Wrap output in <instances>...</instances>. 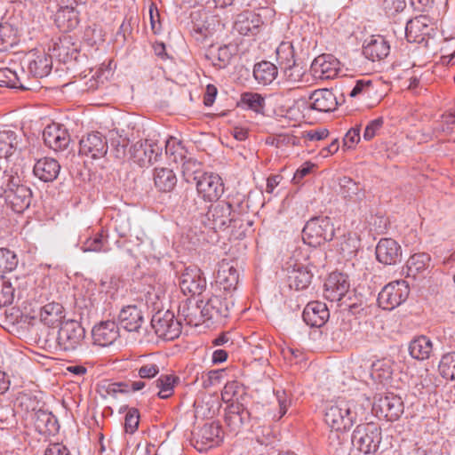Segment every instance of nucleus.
Segmentation results:
<instances>
[{"label": "nucleus", "mask_w": 455, "mask_h": 455, "mask_svg": "<svg viewBox=\"0 0 455 455\" xmlns=\"http://www.w3.org/2000/svg\"><path fill=\"white\" fill-rule=\"evenodd\" d=\"M357 413L353 400L338 397L326 403L323 419L336 432H347L356 422Z\"/></svg>", "instance_id": "nucleus-1"}, {"label": "nucleus", "mask_w": 455, "mask_h": 455, "mask_svg": "<svg viewBox=\"0 0 455 455\" xmlns=\"http://www.w3.org/2000/svg\"><path fill=\"white\" fill-rule=\"evenodd\" d=\"M0 195L5 196L12 210L17 213L23 212L31 204L30 188L22 184L20 176L13 172L5 179L3 187H0Z\"/></svg>", "instance_id": "nucleus-2"}, {"label": "nucleus", "mask_w": 455, "mask_h": 455, "mask_svg": "<svg viewBox=\"0 0 455 455\" xmlns=\"http://www.w3.org/2000/svg\"><path fill=\"white\" fill-rule=\"evenodd\" d=\"M381 439V428L378 424L369 422L355 427L351 442L355 449L363 454H370L378 451Z\"/></svg>", "instance_id": "nucleus-3"}, {"label": "nucleus", "mask_w": 455, "mask_h": 455, "mask_svg": "<svg viewBox=\"0 0 455 455\" xmlns=\"http://www.w3.org/2000/svg\"><path fill=\"white\" fill-rule=\"evenodd\" d=\"M334 234V225L331 218L316 217L306 223L302 230V239L309 246L317 247L332 240Z\"/></svg>", "instance_id": "nucleus-4"}, {"label": "nucleus", "mask_w": 455, "mask_h": 455, "mask_svg": "<svg viewBox=\"0 0 455 455\" xmlns=\"http://www.w3.org/2000/svg\"><path fill=\"white\" fill-rule=\"evenodd\" d=\"M237 214L231 203L220 201L209 207L202 220L203 224L211 229H225L231 224H235Z\"/></svg>", "instance_id": "nucleus-5"}, {"label": "nucleus", "mask_w": 455, "mask_h": 455, "mask_svg": "<svg viewBox=\"0 0 455 455\" xmlns=\"http://www.w3.org/2000/svg\"><path fill=\"white\" fill-rule=\"evenodd\" d=\"M200 305L203 322L211 320L215 323H221L229 316L234 301L232 295L222 298L221 295L214 294L205 301L200 300Z\"/></svg>", "instance_id": "nucleus-6"}, {"label": "nucleus", "mask_w": 455, "mask_h": 455, "mask_svg": "<svg viewBox=\"0 0 455 455\" xmlns=\"http://www.w3.org/2000/svg\"><path fill=\"white\" fill-rule=\"evenodd\" d=\"M85 338L84 328L74 320L61 323L57 336V347L65 352H73L80 347Z\"/></svg>", "instance_id": "nucleus-7"}, {"label": "nucleus", "mask_w": 455, "mask_h": 455, "mask_svg": "<svg viewBox=\"0 0 455 455\" xmlns=\"http://www.w3.org/2000/svg\"><path fill=\"white\" fill-rule=\"evenodd\" d=\"M151 326L156 336L164 340H172L181 333V323L170 310L157 311L154 314Z\"/></svg>", "instance_id": "nucleus-8"}, {"label": "nucleus", "mask_w": 455, "mask_h": 455, "mask_svg": "<svg viewBox=\"0 0 455 455\" xmlns=\"http://www.w3.org/2000/svg\"><path fill=\"white\" fill-rule=\"evenodd\" d=\"M162 152V145L153 140H139L129 148L130 158L141 167L156 162Z\"/></svg>", "instance_id": "nucleus-9"}, {"label": "nucleus", "mask_w": 455, "mask_h": 455, "mask_svg": "<svg viewBox=\"0 0 455 455\" xmlns=\"http://www.w3.org/2000/svg\"><path fill=\"white\" fill-rule=\"evenodd\" d=\"M52 58L44 52H28L20 61L22 75L26 77H44L52 70Z\"/></svg>", "instance_id": "nucleus-10"}, {"label": "nucleus", "mask_w": 455, "mask_h": 455, "mask_svg": "<svg viewBox=\"0 0 455 455\" xmlns=\"http://www.w3.org/2000/svg\"><path fill=\"white\" fill-rule=\"evenodd\" d=\"M409 293L410 288L405 281L389 283L379 293V306L385 310H392L404 302Z\"/></svg>", "instance_id": "nucleus-11"}, {"label": "nucleus", "mask_w": 455, "mask_h": 455, "mask_svg": "<svg viewBox=\"0 0 455 455\" xmlns=\"http://www.w3.org/2000/svg\"><path fill=\"white\" fill-rule=\"evenodd\" d=\"M372 409L378 417L394 421L403 414V403L393 393L380 394L375 397Z\"/></svg>", "instance_id": "nucleus-12"}, {"label": "nucleus", "mask_w": 455, "mask_h": 455, "mask_svg": "<svg viewBox=\"0 0 455 455\" xmlns=\"http://www.w3.org/2000/svg\"><path fill=\"white\" fill-rule=\"evenodd\" d=\"M198 195L208 202L217 201L224 193V184L221 178L215 173H203L195 176Z\"/></svg>", "instance_id": "nucleus-13"}, {"label": "nucleus", "mask_w": 455, "mask_h": 455, "mask_svg": "<svg viewBox=\"0 0 455 455\" xmlns=\"http://www.w3.org/2000/svg\"><path fill=\"white\" fill-rule=\"evenodd\" d=\"M180 287L185 295H200L206 288V279L200 268L189 266L180 276Z\"/></svg>", "instance_id": "nucleus-14"}, {"label": "nucleus", "mask_w": 455, "mask_h": 455, "mask_svg": "<svg viewBox=\"0 0 455 455\" xmlns=\"http://www.w3.org/2000/svg\"><path fill=\"white\" fill-rule=\"evenodd\" d=\"M106 138L99 132H92L83 136L79 141V154L98 159L103 157L108 152Z\"/></svg>", "instance_id": "nucleus-15"}, {"label": "nucleus", "mask_w": 455, "mask_h": 455, "mask_svg": "<svg viewBox=\"0 0 455 455\" xmlns=\"http://www.w3.org/2000/svg\"><path fill=\"white\" fill-rule=\"evenodd\" d=\"M340 69V62L331 54L317 56L311 64V72L315 78L327 80L334 78Z\"/></svg>", "instance_id": "nucleus-16"}, {"label": "nucleus", "mask_w": 455, "mask_h": 455, "mask_svg": "<svg viewBox=\"0 0 455 455\" xmlns=\"http://www.w3.org/2000/svg\"><path fill=\"white\" fill-rule=\"evenodd\" d=\"M166 154L173 156L172 161L182 163V172L187 180L196 174L201 168V164L194 158L184 156V148L180 142L167 140L165 144Z\"/></svg>", "instance_id": "nucleus-17"}, {"label": "nucleus", "mask_w": 455, "mask_h": 455, "mask_svg": "<svg viewBox=\"0 0 455 455\" xmlns=\"http://www.w3.org/2000/svg\"><path fill=\"white\" fill-rule=\"evenodd\" d=\"M350 283L346 275L331 273L324 283V297L330 301H339L348 291Z\"/></svg>", "instance_id": "nucleus-18"}, {"label": "nucleus", "mask_w": 455, "mask_h": 455, "mask_svg": "<svg viewBox=\"0 0 455 455\" xmlns=\"http://www.w3.org/2000/svg\"><path fill=\"white\" fill-rule=\"evenodd\" d=\"M93 342L101 347L112 345L120 335L119 327L115 321H101L92 331Z\"/></svg>", "instance_id": "nucleus-19"}, {"label": "nucleus", "mask_w": 455, "mask_h": 455, "mask_svg": "<svg viewBox=\"0 0 455 455\" xmlns=\"http://www.w3.org/2000/svg\"><path fill=\"white\" fill-rule=\"evenodd\" d=\"M376 258L384 265H395L402 259V248L392 238H381L376 246Z\"/></svg>", "instance_id": "nucleus-20"}, {"label": "nucleus", "mask_w": 455, "mask_h": 455, "mask_svg": "<svg viewBox=\"0 0 455 455\" xmlns=\"http://www.w3.org/2000/svg\"><path fill=\"white\" fill-rule=\"evenodd\" d=\"M45 145L54 151L64 150L70 142V136L66 128L52 124L47 125L43 132Z\"/></svg>", "instance_id": "nucleus-21"}, {"label": "nucleus", "mask_w": 455, "mask_h": 455, "mask_svg": "<svg viewBox=\"0 0 455 455\" xmlns=\"http://www.w3.org/2000/svg\"><path fill=\"white\" fill-rule=\"evenodd\" d=\"M221 442V428L216 422L204 424L196 434L195 447L199 451H206Z\"/></svg>", "instance_id": "nucleus-22"}, {"label": "nucleus", "mask_w": 455, "mask_h": 455, "mask_svg": "<svg viewBox=\"0 0 455 455\" xmlns=\"http://www.w3.org/2000/svg\"><path fill=\"white\" fill-rule=\"evenodd\" d=\"M302 317L307 325L311 327H321L329 319L330 313L325 303L311 301L305 307Z\"/></svg>", "instance_id": "nucleus-23"}, {"label": "nucleus", "mask_w": 455, "mask_h": 455, "mask_svg": "<svg viewBox=\"0 0 455 455\" xmlns=\"http://www.w3.org/2000/svg\"><path fill=\"white\" fill-rule=\"evenodd\" d=\"M238 281L237 269L229 262L222 261L220 264L216 277L220 290L228 292L230 296L232 291L236 289Z\"/></svg>", "instance_id": "nucleus-24"}, {"label": "nucleus", "mask_w": 455, "mask_h": 455, "mask_svg": "<svg viewBox=\"0 0 455 455\" xmlns=\"http://www.w3.org/2000/svg\"><path fill=\"white\" fill-rule=\"evenodd\" d=\"M310 108L319 112L334 111L338 106V100L331 90H316L309 97Z\"/></svg>", "instance_id": "nucleus-25"}, {"label": "nucleus", "mask_w": 455, "mask_h": 455, "mask_svg": "<svg viewBox=\"0 0 455 455\" xmlns=\"http://www.w3.org/2000/svg\"><path fill=\"white\" fill-rule=\"evenodd\" d=\"M120 325L127 331H139L144 323L141 309L130 305L123 307L118 315Z\"/></svg>", "instance_id": "nucleus-26"}, {"label": "nucleus", "mask_w": 455, "mask_h": 455, "mask_svg": "<svg viewBox=\"0 0 455 455\" xmlns=\"http://www.w3.org/2000/svg\"><path fill=\"white\" fill-rule=\"evenodd\" d=\"M431 257L426 252L412 254L406 261V273L408 277L414 279L425 277L429 273Z\"/></svg>", "instance_id": "nucleus-27"}, {"label": "nucleus", "mask_w": 455, "mask_h": 455, "mask_svg": "<svg viewBox=\"0 0 455 455\" xmlns=\"http://www.w3.org/2000/svg\"><path fill=\"white\" fill-rule=\"evenodd\" d=\"M389 52L390 45L382 36H371L363 50L364 56L372 61L385 59Z\"/></svg>", "instance_id": "nucleus-28"}, {"label": "nucleus", "mask_w": 455, "mask_h": 455, "mask_svg": "<svg viewBox=\"0 0 455 455\" xmlns=\"http://www.w3.org/2000/svg\"><path fill=\"white\" fill-rule=\"evenodd\" d=\"M60 165L53 158L44 157L36 161L33 172L36 177L44 182L55 180L60 173Z\"/></svg>", "instance_id": "nucleus-29"}, {"label": "nucleus", "mask_w": 455, "mask_h": 455, "mask_svg": "<svg viewBox=\"0 0 455 455\" xmlns=\"http://www.w3.org/2000/svg\"><path fill=\"white\" fill-rule=\"evenodd\" d=\"M64 308L61 304L51 302L40 307L37 317L41 323L49 327L61 325L64 318Z\"/></svg>", "instance_id": "nucleus-30"}, {"label": "nucleus", "mask_w": 455, "mask_h": 455, "mask_svg": "<svg viewBox=\"0 0 455 455\" xmlns=\"http://www.w3.org/2000/svg\"><path fill=\"white\" fill-rule=\"evenodd\" d=\"M250 419L249 411L240 403H231L225 413V421L231 431H238Z\"/></svg>", "instance_id": "nucleus-31"}, {"label": "nucleus", "mask_w": 455, "mask_h": 455, "mask_svg": "<svg viewBox=\"0 0 455 455\" xmlns=\"http://www.w3.org/2000/svg\"><path fill=\"white\" fill-rule=\"evenodd\" d=\"M261 24L262 20L259 14L247 11L237 16L234 28L240 35L249 36L256 34Z\"/></svg>", "instance_id": "nucleus-32"}, {"label": "nucleus", "mask_w": 455, "mask_h": 455, "mask_svg": "<svg viewBox=\"0 0 455 455\" xmlns=\"http://www.w3.org/2000/svg\"><path fill=\"white\" fill-rule=\"evenodd\" d=\"M57 27L64 31H70L79 24L78 12L72 5L60 6L55 13Z\"/></svg>", "instance_id": "nucleus-33"}, {"label": "nucleus", "mask_w": 455, "mask_h": 455, "mask_svg": "<svg viewBox=\"0 0 455 455\" xmlns=\"http://www.w3.org/2000/svg\"><path fill=\"white\" fill-rule=\"evenodd\" d=\"M20 149V141L15 132L10 129L0 130V158L10 159Z\"/></svg>", "instance_id": "nucleus-34"}, {"label": "nucleus", "mask_w": 455, "mask_h": 455, "mask_svg": "<svg viewBox=\"0 0 455 455\" xmlns=\"http://www.w3.org/2000/svg\"><path fill=\"white\" fill-rule=\"evenodd\" d=\"M394 362L387 357L378 359L371 363V377L379 384H387L392 379Z\"/></svg>", "instance_id": "nucleus-35"}, {"label": "nucleus", "mask_w": 455, "mask_h": 455, "mask_svg": "<svg viewBox=\"0 0 455 455\" xmlns=\"http://www.w3.org/2000/svg\"><path fill=\"white\" fill-rule=\"evenodd\" d=\"M236 51L237 49L235 45L224 44L218 47L217 49L212 47L208 51L206 57L212 60L215 67L223 68L229 64Z\"/></svg>", "instance_id": "nucleus-36"}, {"label": "nucleus", "mask_w": 455, "mask_h": 455, "mask_svg": "<svg viewBox=\"0 0 455 455\" xmlns=\"http://www.w3.org/2000/svg\"><path fill=\"white\" fill-rule=\"evenodd\" d=\"M360 247V239L355 233L346 232L338 237L337 251L345 259H351Z\"/></svg>", "instance_id": "nucleus-37"}, {"label": "nucleus", "mask_w": 455, "mask_h": 455, "mask_svg": "<svg viewBox=\"0 0 455 455\" xmlns=\"http://www.w3.org/2000/svg\"><path fill=\"white\" fill-rule=\"evenodd\" d=\"M427 18L419 16L407 22L405 36L410 43H420L424 40V36L427 34Z\"/></svg>", "instance_id": "nucleus-38"}, {"label": "nucleus", "mask_w": 455, "mask_h": 455, "mask_svg": "<svg viewBox=\"0 0 455 455\" xmlns=\"http://www.w3.org/2000/svg\"><path fill=\"white\" fill-rule=\"evenodd\" d=\"M204 19L199 22H194L191 34L196 41H204L213 36L218 22L214 16L204 13Z\"/></svg>", "instance_id": "nucleus-39"}, {"label": "nucleus", "mask_w": 455, "mask_h": 455, "mask_svg": "<svg viewBox=\"0 0 455 455\" xmlns=\"http://www.w3.org/2000/svg\"><path fill=\"white\" fill-rule=\"evenodd\" d=\"M433 351V343L431 339L425 336L420 335L414 338L409 345V353L411 357L423 361L428 359Z\"/></svg>", "instance_id": "nucleus-40"}, {"label": "nucleus", "mask_w": 455, "mask_h": 455, "mask_svg": "<svg viewBox=\"0 0 455 455\" xmlns=\"http://www.w3.org/2000/svg\"><path fill=\"white\" fill-rule=\"evenodd\" d=\"M36 428L40 434L53 435L58 431L59 426L55 417L45 411H37L33 415Z\"/></svg>", "instance_id": "nucleus-41"}, {"label": "nucleus", "mask_w": 455, "mask_h": 455, "mask_svg": "<svg viewBox=\"0 0 455 455\" xmlns=\"http://www.w3.org/2000/svg\"><path fill=\"white\" fill-rule=\"evenodd\" d=\"M277 75V67L270 61L263 60L254 65L253 76L259 84H270Z\"/></svg>", "instance_id": "nucleus-42"}, {"label": "nucleus", "mask_w": 455, "mask_h": 455, "mask_svg": "<svg viewBox=\"0 0 455 455\" xmlns=\"http://www.w3.org/2000/svg\"><path fill=\"white\" fill-rule=\"evenodd\" d=\"M312 274L304 267L298 266L289 271L288 283L291 289H306L311 283Z\"/></svg>", "instance_id": "nucleus-43"}, {"label": "nucleus", "mask_w": 455, "mask_h": 455, "mask_svg": "<svg viewBox=\"0 0 455 455\" xmlns=\"http://www.w3.org/2000/svg\"><path fill=\"white\" fill-rule=\"evenodd\" d=\"M154 182L158 190L169 192L175 188L177 178L171 169L156 168L154 172Z\"/></svg>", "instance_id": "nucleus-44"}, {"label": "nucleus", "mask_w": 455, "mask_h": 455, "mask_svg": "<svg viewBox=\"0 0 455 455\" xmlns=\"http://www.w3.org/2000/svg\"><path fill=\"white\" fill-rule=\"evenodd\" d=\"M276 61L284 72L295 66L294 49L290 42H282L275 51Z\"/></svg>", "instance_id": "nucleus-45"}, {"label": "nucleus", "mask_w": 455, "mask_h": 455, "mask_svg": "<svg viewBox=\"0 0 455 455\" xmlns=\"http://www.w3.org/2000/svg\"><path fill=\"white\" fill-rule=\"evenodd\" d=\"M363 187L349 177L339 180V193L343 198L355 202L363 196Z\"/></svg>", "instance_id": "nucleus-46"}, {"label": "nucleus", "mask_w": 455, "mask_h": 455, "mask_svg": "<svg viewBox=\"0 0 455 455\" xmlns=\"http://www.w3.org/2000/svg\"><path fill=\"white\" fill-rule=\"evenodd\" d=\"M241 104L243 108L251 109L258 114H262L265 109V98L257 92H244L241 97Z\"/></svg>", "instance_id": "nucleus-47"}, {"label": "nucleus", "mask_w": 455, "mask_h": 455, "mask_svg": "<svg viewBox=\"0 0 455 455\" xmlns=\"http://www.w3.org/2000/svg\"><path fill=\"white\" fill-rule=\"evenodd\" d=\"M176 379L173 375L164 374L153 383V386L159 390L157 393L159 398L167 399L172 395Z\"/></svg>", "instance_id": "nucleus-48"}, {"label": "nucleus", "mask_w": 455, "mask_h": 455, "mask_svg": "<svg viewBox=\"0 0 455 455\" xmlns=\"http://www.w3.org/2000/svg\"><path fill=\"white\" fill-rule=\"evenodd\" d=\"M17 31L9 24L0 25V52L8 51L18 44Z\"/></svg>", "instance_id": "nucleus-49"}, {"label": "nucleus", "mask_w": 455, "mask_h": 455, "mask_svg": "<svg viewBox=\"0 0 455 455\" xmlns=\"http://www.w3.org/2000/svg\"><path fill=\"white\" fill-rule=\"evenodd\" d=\"M374 92V85L371 79L362 78L355 81V85L347 92V95L354 99L369 97Z\"/></svg>", "instance_id": "nucleus-50"}, {"label": "nucleus", "mask_w": 455, "mask_h": 455, "mask_svg": "<svg viewBox=\"0 0 455 455\" xmlns=\"http://www.w3.org/2000/svg\"><path fill=\"white\" fill-rule=\"evenodd\" d=\"M82 240V237H80ZM83 243L82 250L84 251H108L107 246L108 241L104 236L103 233H98L93 237H85L84 241H81Z\"/></svg>", "instance_id": "nucleus-51"}, {"label": "nucleus", "mask_w": 455, "mask_h": 455, "mask_svg": "<svg viewBox=\"0 0 455 455\" xmlns=\"http://www.w3.org/2000/svg\"><path fill=\"white\" fill-rule=\"evenodd\" d=\"M180 312L184 317V320L189 325L197 326L201 322H203V318L201 317L200 301L193 306H189L188 304L183 305L180 307Z\"/></svg>", "instance_id": "nucleus-52"}, {"label": "nucleus", "mask_w": 455, "mask_h": 455, "mask_svg": "<svg viewBox=\"0 0 455 455\" xmlns=\"http://www.w3.org/2000/svg\"><path fill=\"white\" fill-rule=\"evenodd\" d=\"M438 370L443 378L451 380L455 379V352L442 356Z\"/></svg>", "instance_id": "nucleus-53"}, {"label": "nucleus", "mask_w": 455, "mask_h": 455, "mask_svg": "<svg viewBox=\"0 0 455 455\" xmlns=\"http://www.w3.org/2000/svg\"><path fill=\"white\" fill-rule=\"evenodd\" d=\"M17 265L18 258L14 251L6 248H0V274L14 270Z\"/></svg>", "instance_id": "nucleus-54"}, {"label": "nucleus", "mask_w": 455, "mask_h": 455, "mask_svg": "<svg viewBox=\"0 0 455 455\" xmlns=\"http://www.w3.org/2000/svg\"><path fill=\"white\" fill-rule=\"evenodd\" d=\"M4 77L6 79L4 81L6 84L12 88H21V89H28V87L24 84L25 75H22L21 71L18 73L17 70H12L11 68H6L1 71Z\"/></svg>", "instance_id": "nucleus-55"}, {"label": "nucleus", "mask_w": 455, "mask_h": 455, "mask_svg": "<svg viewBox=\"0 0 455 455\" xmlns=\"http://www.w3.org/2000/svg\"><path fill=\"white\" fill-rule=\"evenodd\" d=\"M14 299V288L9 280L0 276V307H5L12 303Z\"/></svg>", "instance_id": "nucleus-56"}, {"label": "nucleus", "mask_w": 455, "mask_h": 455, "mask_svg": "<svg viewBox=\"0 0 455 455\" xmlns=\"http://www.w3.org/2000/svg\"><path fill=\"white\" fill-rule=\"evenodd\" d=\"M356 324V321L351 319H341L339 328L333 331V339L342 342L347 338L353 335L354 325Z\"/></svg>", "instance_id": "nucleus-57"}, {"label": "nucleus", "mask_w": 455, "mask_h": 455, "mask_svg": "<svg viewBox=\"0 0 455 455\" xmlns=\"http://www.w3.org/2000/svg\"><path fill=\"white\" fill-rule=\"evenodd\" d=\"M274 393L279 406L278 413L277 415H274V419L275 420H279L286 414L288 408L291 404V400L284 390L276 389L274 391Z\"/></svg>", "instance_id": "nucleus-58"}, {"label": "nucleus", "mask_w": 455, "mask_h": 455, "mask_svg": "<svg viewBox=\"0 0 455 455\" xmlns=\"http://www.w3.org/2000/svg\"><path fill=\"white\" fill-rule=\"evenodd\" d=\"M243 387L236 381L228 382L225 385L221 395L227 402L238 403L240 393H243Z\"/></svg>", "instance_id": "nucleus-59"}, {"label": "nucleus", "mask_w": 455, "mask_h": 455, "mask_svg": "<svg viewBox=\"0 0 455 455\" xmlns=\"http://www.w3.org/2000/svg\"><path fill=\"white\" fill-rule=\"evenodd\" d=\"M143 244V240L139 235L132 236L130 235L128 240L124 241L123 246L125 248V251L132 258H138L142 254L140 246Z\"/></svg>", "instance_id": "nucleus-60"}, {"label": "nucleus", "mask_w": 455, "mask_h": 455, "mask_svg": "<svg viewBox=\"0 0 455 455\" xmlns=\"http://www.w3.org/2000/svg\"><path fill=\"white\" fill-rule=\"evenodd\" d=\"M140 413L135 408L128 410L124 419V429L127 434L132 435L138 429Z\"/></svg>", "instance_id": "nucleus-61"}, {"label": "nucleus", "mask_w": 455, "mask_h": 455, "mask_svg": "<svg viewBox=\"0 0 455 455\" xmlns=\"http://www.w3.org/2000/svg\"><path fill=\"white\" fill-rule=\"evenodd\" d=\"M384 124V120L382 117H378L374 120H371L365 127L363 132V138L364 140L370 141L380 131Z\"/></svg>", "instance_id": "nucleus-62"}, {"label": "nucleus", "mask_w": 455, "mask_h": 455, "mask_svg": "<svg viewBox=\"0 0 455 455\" xmlns=\"http://www.w3.org/2000/svg\"><path fill=\"white\" fill-rule=\"evenodd\" d=\"M360 132H361L360 125L352 127L349 131H347V132L346 133V135L343 139L344 147H346L347 148H354L355 146L361 140Z\"/></svg>", "instance_id": "nucleus-63"}, {"label": "nucleus", "mask_w": 455, "mask_h": 455, "mask_svg": "<svg viewBox=\"0 0 455 455\" xmlns=\"http://www.w3.org/2000/svg\"><path fill=\"white\" fill-rule=\"evenodd\" d=\"M160 371L159 365L155 363H148L141 365L138 369V375L141 379H152Z\"/></svg>", "instance_id": "nucleus-64"}]
</instances>
